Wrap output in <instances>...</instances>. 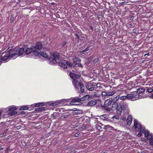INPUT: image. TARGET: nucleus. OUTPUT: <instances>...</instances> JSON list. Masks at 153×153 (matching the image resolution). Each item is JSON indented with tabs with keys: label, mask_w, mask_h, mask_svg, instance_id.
I'll return each instance as SVG.
<instances>
[{
	"label": "nucleus",
	"mask_w": 153,
	"mask_h": 153,
	"mask_svg": "<svg viewBox=\"0 0 153 153\" xmlns=\"http://www.w3.org/2000/svg\"><path fill=\"white\" fill-rule=\"evenodd\" d=\"M104 109L108 111H111V108L108 107L104 106Z\"/></svg>",
	"instance_id": "38"
},
{
	"label": "nucleus",
	"mask_w": 153,
	"mask_h": 153,
	"mask_svg": "<svg viewBox=\"0 0 153 153\" xmlns=\"http://www.w3.org/2000/svg\"><path fill=\"white\" fill-rule=\"evenodd\" d=\"M65 64H66V65H68V66L70 67H71L72 66V63L68 61H66V62H65Z\"/></svg>",
	"instance_id": "35"
},
{
	"label": "nucleus",
	"mask_w": 153,
	"mask_h": 153,
	"mask_svg": "<svg viewBox=\"0 0 153 153\" xmlns=\"http://www.w3.org/2000/svg\"><path fill=\"white\" fill-rule=\"evenodd\" d=\"M69 75L70 77L73 79V84L74 86L76 89H79V86L81 83L78 80V79L79 78L80 76L78 74H74L72 72L69 73Z\"/></svg>",
	"instance_id": "3"
},
{
	"label": "nucleus",
	"mask_w": 153,
	"mask_h": 153,
	"mask_svg": "<svg viewBox=\"0 0 153 153\" xmlns=\"http://www.w3.org/2000/svg\"><path fill=\"white\" fill-rule=\"evenodd\" d=\"M147 91L149 93H151L153 91V89L151 88H148L147 89Z\"/></svg>",
	"instance_id": "43"
},
{
	"label": "nucleus",
	"mask_w": 153,
	"mask_h": 153,
	"mask_svg": "<svg viewBox=\"0 0 153 153\" xmlns=\"http://www.w3.org/2000/svg\"><path fill=\"white\" fill-rule=\"evenodd\" d=\"M21 128V127L20 126H19L17 127V128L18 129H19V128Z\"/></svg>",
	"instance_id": "57"
},
{
	"label": "nucleus",
	"mask_w": 153,
	"mask_h": 153,
	"mask_svg": "<svg viewBox=\"0 0 153 153\" xmlns=\"http://www.w3.org/2000/svg\"><path fill=\"white\" fill-rule=\"evenodd\" d=\"M145 89L142 88H138L137 90V93L139 94L145 91Z\"/></svg>",
	"instance_id": "20"
},
{
	"label": "nucleus",
	"mask_w": 153,
	"mask_h": 153,
	"mask_svg": "<svg viewBox=\"0 0 153 153\" xmlns=\"http://www.w3.org/2000/svg\"><path fill=\"white\" fill-rule=\"evenodd\" d=\"M17 109V108L16 107H13L10 108H9V110L10 111H15Z\"/></svg>",
	"instance_id": "31"
},
{
	"label": "nucleus",
	"mask_w": 153,
	"mask_h": 153,
	"mask_svg": "<svg viewBox=\"0 0 153 153\" xmlns=\"http://www.w3.org/2000/svg\"><path fill=\"white\" fill-rule=\"evenodd\" d=\"M72 59L73 60L74 62H77L78 63H79L80 62V60L77 57H74Z\"/></svg>",
	"instance_id": "26"
},
{
	"label": "nucleus",
	"mask_w": 153,
	"mask_h": 153,
	"mask_svg": "<svg viewBox=\"0 0 153 153\" xmlns=\"http://www.w3.org/2000/svg\"><path fill=\"white\" fill-rule=\"evenodd\" d=\"M132 121V117L131 115H129L126 119V122L127 125L130 126Z\"/></svg>",
	"instance_id": "10"
},
{
	"label": "nucleus",
	"mask_w": 153,
	"mask_h": 153,
	"mask_svg": "<svg viewBox=\"0 0 153 153\" xmlns=\"http://www.w3.org/2000/svg\"><path fill=\"white\" fill-rule=\"evenodd\" d=\"M79 133H76L74 135V137H76L79 136Z\"/></svg>",
	"instance_id": "45"
},
{
	"label": "nucleus",
	"mask_w": 153,
	"mask_h": 153,
	"mask_svg": "<svg viewBox=\"0 0 153 153\" xmlns=\"http://www.w3.org/2000/svg\"><path fill=\"white\" fill-rule=\"evenodd\" d=\"M123 120H124V119H125V118H123Z\"/></svg>",
	"instance_id": "63"
},
{
	"label": "nucleus",
	"mask_w": 153,
	"mask_h": 153,
	"mask_svg": "<svg viewBox=\"0 0 153 153\" xmlns=\"http://www.w3.org/2000/svg\"><path fill=\"white\" fill-rule=\"evenodd\" d=\"M126 96H120V100H126Z\"/></svg>",
	"instance_id": "34"
},
{
	"label": "nucleus",
	"mask_w": 153,
	"mask_h": 153,
	"mask_svg": "<svg viewBox=\"0 0 153 153\" xmlns=\"http://www.w3.org/2000/svg\"><path fill=\"white\" fill-rule=\"evenodd\" d=\"M97 101L95 100H91L87 104L88 106H93L97 103Z\"/></svg>",
	"instance_id": "8"
},
{
	"label": "nucleus",
	"mask_w": 153,
	"mask_h": 153,
	"mask_svg": "<svg viewBox=\"0 0 153 153\" xmlns=\"http://www.w3.org/2000/svg\"><path fill=\"white\" fill-rule=\"evenodd\" d=\"M149 143L151 145H153V138H151L149 140Z\"/></svg>",
	"instance_id": "44"
},
{
	"label": "nucleus",
	"mask_w": 153,
	"mask_h": 153,
	"mask_svg": "<svg viewBox=\"0 0 153 153\" xmlns=\"http://www.w3.org/2000/svg\"><path fill=\"white\" fill-rule=\"evenodd\" d=\"M41 56H42L44 58H48V59H49V58H48V56L46 53L43 52H41Z\"/></svg>",
	"instance_id": "22"
},
{
	"label": "nucleus",
	"mask_w": 153,
	"mask_h": 153,
	"mask_svg": "<svg viewBox=\"0 0 153 153\" xmlns=\"http://www.w3.org/2000/svg\"><path fill=\"white\" fill-rule=\"evenodd\" d=\"M146 137L148 140H150L151 138H152V135L149 134L148 135V136H147Z\"/></svg>",
	"instance_id": "42"
},
{
	"label": "nucleus",
	"mask_w": 153,
	"mask_h": 153,
	"mask_svg": "<svg viewBox=\"0 0 153 153\" xmlns=\"http://www.w3.org/2000/svg\"><path fill=\"white\" fill-rule=\"evenodd\" d=\"M1 115V112H0V116Z\"/></svg>",
	"instance_id": "62"
},
{
	"label": "nucleus",
	"mask_w": 153,
	"mask_h": 153,
	"mask_svg": "<svg viewBox=\"0 0 153 153\" xmlns=\"http://www.w3.org/2000/svg\"><path fill=\"white\" fill-rule=\"evenodd\" d=\"M112 102V101L111 99L106 100L104 102V106L108 107L111 105Z\"/></svg>",
	"instance_id": "9"
},
{
	"label": "nucleus",
	"mask_w": 153,
	"mask_h": 153,
	"mask_svg": "<svg viewBox=\"0 0 153 153\" xmlns=\"http://www.w3.org/2000/svg\"><path fill=\"white\" fill-rule=\"evenodd\" d=\"M123 111L122 107L120 105V104H119V106L118 107H117L116 111L117 113L118 114L120 115Z\"/></svg>",
	"instance_id": "11"
},
{
	"label": "nucleus",
	"mask_w": 153,
	"mask_h": 153,
	"mask_svg": "<svg viewBox=\"0 0 153 153\" xmlns=\"http://www.w3.org/2000/svg\"><path fill=\"white\" fill-rule=\"evenodd\" d=\"M59 66L63 68L64 69H66L67 68V66L66 65L63 63L61 62H59Z\"/></svg>",
	"instance_id": "23"
},
{
	"label": "nucleus",
	"mask_w": 153,
	"mask_h": 153,
	"mask_svg": "<svg viewBox=\"0 0 153 153\" xmlns=\"http://www.w3.org/2000/svg\"><path fill=\"white\" fill-rule=\"evenodd\" d=\"M69 116V114H64L61 117V118L62 119H68Z\"/></svg>",
	"instance_id": "28"
},
{
	"label": "nucleus",
	"mask_w": 153,
	"mask_h": 153,
	"mask_svg": "<svg viewBox=\"0 0 153 153\" xmlns=\"http://www.w3.org/2000/svg\"><path fill=\"white\" fill-rule=\"evenodd\" d=\"M45 109V108L44 107H40L37 108L36 110V111H41L44 110Z\"/></svg>",
	"instance_id": "30"
},
{
	"label": "nucleus",
	"mask_w": 153,
	"mask_h": 153,
	"mask_svg": "<svg viewBox=\"0 0 153 153\" xmlns=\"http://www.w3.org/2000/svg\"><path fill=\"white\" fill-rule=\"evenodd\" d=\"M149 55H150V54H149V53H147L145 54L144 55V56H146V55L149 56Z\"/></svg>",
	"instance_id": "54"
},
{
	"label": "nucleus",
	"mask_w": 153,
	"mask_h": 153,
	"mask_svg": "<svg viewBox=\"0 0 153 153\" xmlns=\"http://www.w3.org/2000/svg\"><path fill=\"white\" fill-rule=\"evenodd\" d=\"M33 49L31 48H27L25 51V53L26 54H29L31 52H32Z\"/></svg>",
	"instance_id": "17"
},
{
	"label": "nucleus",
	"mask_w": 153,
	"mask_h": 153,
	"mask_svg": "<svg viewBox=\"0 0 153 153\" xmlns=\"http://www.w3.org/2000/svg\"><path fill=\"white\" fill-rule=\"evenodd\" d=\"M77 62H74V63L73 64V66L74 67H76L78 65V63Z\"/></svg>",
	"instance_id": "41"
},
{
	"label": "nucleus",
	"mask_w": 153,
	"mask_h": 153,
	"mask_svg": "<svg viewBox=\"0 0 153 153\" xmlns=\"http://www.w3.org/2000/svg\"><path fill=\"white\" fill-rule=\"evenodd\" d=\"M89 50V49L88 48H86L84 50L82 51V53H84V52H86V51H88Z\"/></svg>",
	"instance_id": "46"
},
{
	"label": "nucleus",
	"mask_w": 153,
	"mask_h": 153,
	"mask_svg": "<svg viewBox=\"0 0 153 153\" xmlns=\"http://www.w3.org/2000/svg\"><path fill=\"white\" fill-rule=\"evenodd\" d=\"M77 66L82 67V65L81 64L78 63V65H77Z\"/></svg>",
	"instance_id": "51"
},
{
	"label": "nucleus",
	"mask_w": 153,
	"mask_h": 153,
	"mask_svg": "<svg viewBox=\"0 0 153 153\" xmlns=\"http://www.w3.org/2000/svg\"><path fill=\"white\" fill-rule=\"evenodd\" d=\"M109 117L108 115L105 114L102 115H101L100 116V119L103 120H107Z\"/></svg>",
	"instance_id": "12"
},
{
	"label": "nucleus",
	"mask_w": 153,
	"mask_h": 153,
	"mask_svg": "<svg viewBox=\"0 0 153 153\" xmlns=\"http://www.w3.org/2000/svg\"><path fill=\"white\" fill-rule=\"evenodd\" d=\"M96 128L98 130H100L102 128V127H101L99 124H96Z\"/></svg>",
	"instance_id": "36"
},
{
	"label": "nucleus",
	"mask_w": 153,
	"mask_h": 153,
	"mask_svg": "<svg viewBox=\"0 0 153 153\" xmlns=\"http://www.w3.org/2000/svg\"><path fill=\"white\" fill-rule=\"evenodd\" d=\"M27 109H28L27 106H22V107H20L19 108V110H20V111L25 110H26Z\"/></svg>",
	"instance_id": "27"
},
{
	"label": "nucleus",
	"mask_w": 153,
	"mask_h": 153,
	"mask_svg": "<svg viewBox=\"0 0 153 153\" xmlns=\"http://www.w3.org/2000/svg\"><path fill=\"white\" fill-rule=\"evenodd\" d=\"M111 100L113 102H117V101H120V95H118Z\"/></svg>",
	"instance_id": "19"
},
{
	"label": "nucleus",
	"mask_w": 153,
	"mask_h": 153,
	"mask_svg": "<svg viewBox=\"0 0 153 153\" xmlns=\"http://www.w3.org/2000/svg\"><path fill=\"white\" fill-rule=\"evenodd\" d=\"M119 106V104L117 102H114L112 105V108H114V109L117 108V107H118Z\"/></svg>",
	"instance_id": "24"
},
{
	"label": "nucleus",
	"mask_w": 153,
	"mask_h": 153,
	"mask_svg": "<svg viewBox=\"0 0 153 153\" xmlns=\"http://www.w3.org/2000/svg\"><path fill=\"white\" fill-rule=\"evenodd\" d=\"M101 92L100 91V93H99V92H94L93 95V97H99L101 94Z\"/></svg>",
	"instance_id": "18"
},
{
	"label": "nucleus",
	"mask_w": 153,
	"mask_h": 153,
	"mask_svg": "<svg viewBox=\"0 0 153 153\" xmlns=\"http://www.w3.org/2000/svg\"><path fill=\"white\" fill-rule=\"evenodd\" d=\"M90 27L91 29L92 30V31H93L94 30L93 28L91 26H90Z\"/></svg>",
	"instance_id": "53"
},
{
	"label": "nucleus",
	"mask_w": 153,
	"mask_h": 153,
	"mask_svg": "<svg viewBox=\"0 0 153 153\" xmlns=\"http://www.w3.org/2000/svg\"><path fill=\"white\" fill-rule=\"evenodd\" d=\"M144 135L146 137H147V136H148V135L149 134V132L147 131H144Z\"/></svg>",
	"instance_id": "39"
},
{
	"label": "nucleus",
	"mask_w": 153,
	"mask_h": 153,
	"mask_svg": "<svg viewBox=\"0 0 153 153\" xmlns=\"http://www.w3.org/2000/svg\"><path fill=\"white\" fill-rule=\"evenodd\" d=\"M122 103L120 104V105L122 107L123 111L125 115H128L129 114V111L128 107V104L126 102H123V101L120 102Z\"/></svg>",
	"instance_id": "6"
},
{
	"label": "nucleus",
	"mask_w": 153,
	"mask_h": 153,
	"mask_svg": "<svg viewBox=\"0 0 153 153\" xmlns=\"http://www.w3.org/2000/svg\"><path fill=\"white\" fill-rule=\"evenodd\" d=\"M142 134L141 133H139L138 134H137V136L139 137H141V136H142Z\"/></svg>",
	"instance_id": "50"
},
{
	"label": "nucleus",
	"mask_w": 153,
	"mask_h": 153,
	"mask_svg": "<svg viewBox=\"0 0 153 153\" xmlns=\"http://www.w3.org/2000/svg\"><path fill=\"white\" fill-rule=\"evenodd\" d=\"M134 101L140 99L141 97L140 94H134Z\"/></svg>",
	"instance_id": "21"
},
{
	"label": "nucleus",
	"mask_w": 153,
	"mask_h": 153,
	"mask_svg": "<svg viewBox=\"0 0 153 153\" xmlns=\"http://www.w3.org/2000/svg\"><path fill=\"white\" fill-rule=\"evenodd\" d=\"M126 96V99L128 100H131L132 101H134V94H128Z\"/></svg>",
	"instance_id": "15"
},
{
	"label": "nucleus",
	"mask_w": 153,
	"mask_h": 153,
	"mask_svg": "<svg viewBox=\"0 0 153 153\" xmlns=\"http://www.w3.org/2000/svg\"><path fill=\"white\" fill-rule=\"evenodd\" d=\"M84 86L83 85L81 84L79 86V88H80V91L82 93L84 91Z\"/></svg>",
	"instance_id": "25"
},
{
	"label": "nucleus",
	"mask_w": 153,
	"mask_h": 153,
	"mask_svg": "<svg viewBox=\"0 0 153 153\" xmlns=\"http://www.w3.org/2000/svg\"><path fill=\"white\" fill-rule=\"evenodd\" d=\"M35 48L38 50H41L42 48V45L40 42L37 43L35 45Z\"/></svg>",
	"instance_id": "14"
},
{
	"label": "nucleus",
	"mask_w": 153,
	"mask_h": 153,
	"mask_svg": "<svg viewBox=\"0 0 153 153\" xmlns=\"http://www.w3.org/2000/svg\"><path fill=\"white\" fill-rule=\"evenodd\" d=\"M53 56L49 58L48 60L50 64H54L56 63V60H58L59 58V53L57 52H54L53 55H51Z\"/></svg>",
	"instance_id": "4"
},
{
	"label": "nucleus",
	"mask_w": 153,
	"mask_h": 153,
	"mask_svg": "<svg viewBox=\"0 0 153 153\" xmlns=\"http://www.w3.org/2000/svg\"><path fill=\"white\" fill-rule=\"evenodd\" d=\"M67 43V42H64L63 44H62L61 45V46L62 47H63Z\"/></svg>",
	"instance_id": "52"
},
{
	"label": "nucleus",
	"mask_w": 153,
	"mask_h": 153,
	"mask_svg": "<svg viewBox=\"0 0 153 153\" xmlns=\"http://www.w3.org/2000/svg\"><path fill=\"white\" fill-rule=\"evenodd\" d=\"M8 149H7V151H6V152H8Z\"/></svg>",
	"instance_id": "61"
},
{
	"label": "nucleus",
	"mask_w": 153,
	"mask_h": 153,
	"mask_svg": "<svg viewBox=\"0 0 153 153\" xmlns=\"http://www.w3.org/2000/svg\"><path fill=\"white\" fill-rule=\"evenodd\" d=\"M40 104V106H42L45 105V104L43 103H39Z\"/></svg>",
	"instance_id": "49"
},
{
	"label": "nucleus",
	"mask_w": 153,
	"mask_h": 153,
	"mask_svg": "<svg viewBox=\"0 0 153 153\" xmlns=\"http://www.w3.org/2000/svg\"><path fill=\"white\" fill-rule=\"evenodd\" d=\"M152 88H153V87H152Z\"/></svg>",
	"instance_id": "64"
},
{
	"label": "nucleus",
	"mask_w": 153,
	"mask_h": 153,
	"mask_svg": "<svg viewBox=\"0 0 153 153\" xmlns=\"http://www.w3.org/2000/svg\"><path fill=\"white\" fill-rule=\"evenodd\" d=\"M113 118H115L117 120H119L120 119V118L119 117L117 116H114L113 117Z\"/></svg>",
	"instance_id": "47"
},
{
	"label": "nucleus",
	"mask_w": 153,
	"mask_h": 153,
	"mask_svg": "<svg viewBox=\"0 0 153 153\" xmlns=\"http://www.w3.org/2000/svg\"><path fill=\"white\" fill-rule=\"evenodd\" d=\"M103 128L105 130H114V129L113 127L108 125H105Z\"/></svg>",
	"instance_id": "13"
},
{
	"label": "nucleus",
	"mask_w": 153,
	"mask_h": 153,
	"mask_svg": "<svg viewBox=\"0 0 153 153\" xmlns=\"http://www.w3.org/2000/svg\"><path fill=\"white\" fill-rule=\"evenodd\" d=\"M135 128L136 129V130L138 131H141L142 133H143L144 132L145 128L144 127L142 126L140 123L138 122L136 120H134V126Z\"/></svg>",
	"instance_id": "5"
},
{
	"label": "nucleus",
	"mask_w": 153,
	"mask_h": 153,
	"mask_svg": "<svg viewBox=\"0 0 153 153\" xmlns=\"http://www.w3.org/2000/svg\"><path fill=\"white\" fill-rule=\"evenodd\" d=\"M24 51V49L22 48L16 47L13 48H11L7 51V54H5L4 56L1 57L0 58L1 59L2 61H6L8 59L16 56L17 55L18 56H21L23 53Z\"/></svg>",
	"instance_id": "1"
},
{
	"label": "nucleus",
	"mask_w": 153,
	"mask_h": 153,
	"mask_svg": "<svg viewBox=\"0 0 153 153\" xmlns=\"http://www.w3.org/2000/svg\"><path fill=\"white\" fill-rule=\"evenodd\" d=\"M32 53L33 54L36 56L40 57L41 56V52L39 53L38 51L36 50H33L32 51Z\"/></svg>",
	"instance_id": "16"
},
{
	"label": "nucleus",
	"mask_w": 153,
	"mask_h": 153,
	"mask_svg": "<svg viewBox=\"0 0 153 153\" xmlns=\"http://www.w3.org/2000/svg\"><path fill=\"white\" fill-rule=\"evenodd\" d=\"M101 94L102 95V97H106L108 96L107 93H106L105 91L102 92L101 93Z\"/></svg>",
	"instance_id": "32"
},
{
	"label": "nucleus",
	"mask_w": 153,
	"mask_h": 153,
	"mask_svg": "<svg viewBox=\"0 0 153 153\" xmlns=\"http://www.w3.org/2000/svg\"><path fill=\"white\" fill-rule=\"evenodd\" d=\"M90 97V96L89 95H86L81 98H78L77 97H74L73 98L72 101H70V99H64V101L65 102L67 101L70 102V104L71 105H79V103H81V101H85L88 100Z\"/></svg>",
	"instance_id": "2"
},
{
	"label": "nucleus",
	"mask_w": 153,
	"mask_h": 153,
	"mask_svg": "<svg viewBox=\"0 0 153 153\" xmlns=\"http://www.w3.org/2000/svg\"><path fill=\"white\" fill-rule=\"evenodd\" d=\"M3 149V148H0V150H2Z\"/></svg>",
	"instance_id": "59"
},
{
	"label": "nucleus",
	"mask_w": 153,
	"mask_h": 153,
	"mask_svg": "<svg viewBox=\"0 0 153 153\" xmlns=\"http://www.w3.org/2000/svg\"><path fill=\"white\" fill-rule=\"evenodd\" d=\"M120 4H124V2H121V3H120Z\"/></svg>",
	"instance_id": "56"
},
{
	"label": "nucleus",
	"mask_w": 153,
	"mask_h": 153,
	"mask_svg": "<svg viewBox=\"0 0 153 153\" xmlns=\"http://www.w3.org/2000/svg\"><path fill=\"white\" fill-rule=\"evenodd\" d=\"M115 92L114 91H111L107 92L108 96H111L114 94Z\"/></svg>",
	"instance_id": "29"
},
{
	"label": "nucleus",
	"mask_w": 153,
	"mask_h": 153,
	"mask_svg": "<svg viewBox=\"0 0 153 153\" xmlns=\"http://www.w3.org/2000/svg\"><path fill=\"white\" fill-rule=\"evenodd\" d=\"M100 60V58L98 57L97 58L94 59L93 61V63L94 64H96L97 62Z\"/></svg>",
	"instance_id": "37"
},
{
	"label": "nucleus",
	"mask_w": 153,
	"mask_h": 153,
	"mask_svg": "<svg viewBox=\"0 0 153 153\" xmlns=\"http://www.w3.org/2000/svg\"><path fill=\"white\" fill-rule=\"evenodd\" d=\"M21 113L22 114H25V112L23 111H22L21 112Z\"/></svg>",
	"instance_id": "55"
},
{
	"label": "nucleus",
	"mask_w": 153,
	"mask_h": 153,
	"mask_svg": "<svg viewBox=\"0 0 153 153\" xmlns=\"http://www.w3.org/2000/svg\"><path fill=\"white\" fill-rule=\"evenodd\" d=\"M152 98H153V94H152Z\"/></svg>",
	"instance_id": "60"
},
{
	"label": "nucleus",
	"mask_w": 153,
	"mask_h": 153,
	"mask_svg": "<svg viewBox=\"0 0 153 153\" xmlns=\"http://www.w3.org/2000/svg\"><path fill=\"white\" fill-rule=\"evenodd\" d=\"M10 112L8 113V114L10 116H12L17 114V112L15 111H10Z\"/></svg>",
	"instance_id": "33"
},
{
	"label": "nucleus",
	"mask_w": 153,
	"mask_h": 153,
	"mask_svg": "<svg viewBox=\"0 0 153 153\" xmlns=\"http://www.w3.org/2000/svg\"><path fill=\"white\" fill-rule=\"evenodd\" d=\"M59 102H56L53 103H52L51 104V106H56L58 104H59Z\"/></svg>",
	"instance_id": "40"
},
{
	"label": "nucleus",
	"mask_w": 153,
	"mask_h": 153,
	"mask_svg": "<svg viewBox=\"0 0 153 153\" xmlns=\"http://www.w3.org/2000/svg\"><path fill=\"white\" fill-rule=\"evenodd\" d=\"M86 87L89 90L92 91L94 90V87L97 86V85L95 83H93L91 84L86 83Z\"/></svg>",
	"instance_id": "7"
},
{
	"label": "nucleus",
	"mask_w": 153,
	"mask_h": 153,
	"mask_svg": "<svg viewBox=\"0 0 153 153\" xmlns=\"http://www.w3.org/2000/svg\"><path fill=\"white\" fill-rule=\"evenodd\" d=\"M130 19L131 20H132L133 19V17H131L130 18Z\"/></svg>",
	"instance_id": "58"
},
{
	"label": "nucleus",
	"mask_w": 153,
	"mask_h": 153,
	"mask_svg": "<svg viewBox=\"0 0 153 153\" xmlns=\"http://www.w3.org/2000/svg\"><path fill=\"white\" fill-rule=\"evenodd\" d=\"M35 107H38L40 106V104L39 103H36L35 104Z\"/></svg>",
	"instance_id": "48"
}]
</instances>
